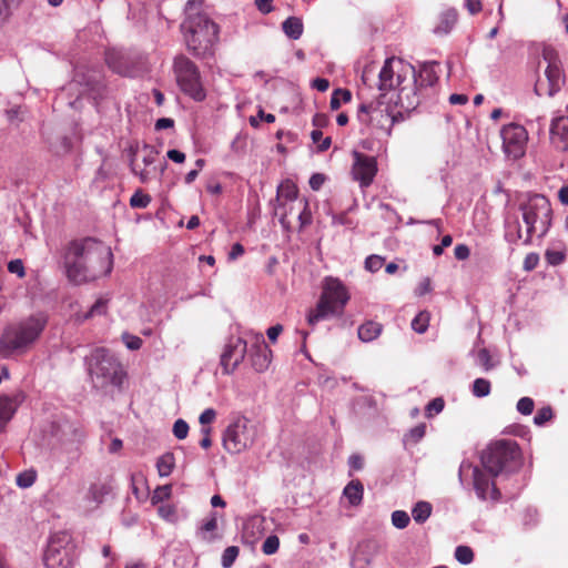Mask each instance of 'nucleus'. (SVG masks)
I'll return each mask as SVG.
<instances>
[{
    "label": "nucleus",
    "instance_id": "nucleus-50",
    "mask_svg": "<svg viewBox=\"0 0 568 568\" xmlns=\"http://www.w3.org/2000/svg\"><path fill=\"white\" fill-rule=\"evenodd\" d=\"M122 341L125 344V346L131 351L140 349L143 343L139 336L129 333L122 334Z\"/></svg>",
    "mask_w": 568,
    "mask_h": 568
},
{
    "label": "nucleus",
    "instance_id": "nucleus-19",
    "mask_svg": "<svg viewBox=\"0 0 568 568\" xmlns=\"http://www.w3.org/2000/svg\"><path fill=\"white\" fill-rule=\"evenodd\" d=\"M105 61L109 68L120 75L132 78L138 73L135 59L125 51L109 50L105 54Z\"/></svg>",
    "mask_w": 568,
    "mask_h": 568
},
{
    "label": "nucleus",
    "instance_id": "nucleus-17",
    "mask_svg": "<svg viewBox=\"0 0 568 568\" xmlns=\"http://www.w3.org/2000/svg\"><path fill=\"white\" fill-rule=\"evenodd\" d=\"M352 175L362 189L368 187L377 173V161L374 156L353 151Z\"/></svg>",
    "mask_w": 568,
    "mask_h": 568
},
{
    "label": "nucleus",
    "instance_id": "nucleus-43",
    "mask_svg": "<svg viewBox=\"0 0 568 568\" xmlns=\"http://www.w3.org/2000/svg\"><path fill=\"white\" fill-rule=\"evenodd\" d=\"M409 520L410 518L408 514L404 510H395L392 514V524L398 529L406 528L409 524Z\"/></svg>",
    "mask_w": 568,
    "mask_h": 568
},
{
    "label": "nucleus",
    "instance_id": "nucleus-60",
    "mask_svg": "<svg viewBox=\"0 0 568 568\" xmlns=\"http://www.w3.org/2000/svg\"><path fill=\"white\" fill-rule=\"evenodd\" d=\"M454 254L458 261H465L469 257L470 250L466 244H458L455 246Z\"/></svg>",
    "mask_w": 568,
    "mask_h": 568
},
{
    "label": "nucleus",
    "instance_id": "nucleus-22",
    "mask_svg": "<svg viewBox=\"0 0 568 568\" xmlns=\"http://www.w3.org/2000/svg\"><path fill=\"white\" fill-rule=\"evenodd\" d=\"M458 19L457 11L455 9H447L439 16V21L434 29L437 34H447L455 27Z\"/></svg>",
    "mask_w": 568,
    "mask_h": 568
},
{
    "label": "nucleus",
    "instance_id": "nucleus-26",
    "mask_svg": "<svg viewBox=\"0 0 568 568\" xmlns=\"http://www.w3.org/2000/svg\"><path fill=\"white\" fill-rule=\"evenodd\" d=\"M284 33L293 40H297L303 34V22L297 17H288L282 23Z\"/></svg>",
    "mask_w": 568,
    "mask_h": 568
},
{
    "label": "nucleus",
    "instance_id": "nucleus-51",
    "mask_svg": "<svg viewBox=\"0 0 568 568\" xmlns=\"http://www.w3.org/2000/svg\"><path fill=\"white\" fill-rule=\"evenodd\" d=\"M260 120H263L267 123H273L275 121V115L272 113H265L262 109L258 110L257 116L250 118V124L253 128H257L260 124Z\"/></svg>",
    "mask_w": 568,
    "mask_h": 568
},
{
    "label": "nucleus",
    "instance_id": "nucleus-18",
    "mask_svg": "<svg viewBox=\"0 0 568 568\" xmlns=\"http://www.w3.org/2000/svg\"><path fill=\"white\" fill-rule=\"evenodd\" d=\"M250 349L248 356L253 368L256 372H264L268 368L271 363L272 351L267 346L264 335L262 333L250 332Z\"/></svg>",
    "mask_w": 568,
    "mask_h": 568
},
{
    "label": "nucleus",
    "instance_id": "nucleus-59",
    "mask_svg": "<svg viewBox=\"0 0 568 568\" xmlns=\"http://www.w3.org/2000/svg\"><path fill=\"white\" fill-rule=\"evenodd\" d=\"M217 527V519L215 513H212L209 518H206L201 525V531L210 532L215 530Z\"/></svg>",
    "mask_w": 568,
    "mask_h": 568
},
{
    "label": "nucleus",
    "instance_id": "nucleus-41",
    "mask_svg": "<svg viewBox=\"0 0 568 568\" xmlns=\"http://www.w3.org/2000/svg\"><path fill=\"white\" fill-rule=\"evenodd\" d=\"M554 417L552 409L550 406L541 407L537 410L534 416V424L536 426H544L547 422H549Z\"/></svg>",
    "mask_w": 568,
    "mask_h": 568
},
{
    "label": "nucleus",
    "instance_id": "nucleus-10",
    "mask_svg": "<svg viewBox=\"0 0 568 568\" xmlns=\"http://www.w3.org/2000/svg\"><path fill=\"white\" fill-rule=\"evenodd\" d=\"M542 60L547 63L545 69L546 82L538 80L535 84V92L537 95L554 97L558 93L565 84V73L562 70V62L556 49L550 45H545L541 52Z\"/></svg>",
    "mask_w": 568,
    "mask_h": 568
},
{
    "label": "nucleus",
    "instance_id": "nucleus-54",
    "mask_svg": "<svg viewBox=\"0 0 568 568\" xmlns=\"http://www.w3.org/2000/svg\"><path fill=\"white\" fill-rule=\"evenodd\" d=\"M539 263V255L537 253H529L526 255L523 264V268L530 272L537 267Z\"/></svg>",
    "mask_w": 568,
    "mask_h": 568
},
{
    "label": "nucleus",
    "instance_id": "nucleus-36",
    "mask_svg": "<svg viewBox=\"0 0 568 568\" xmlns=\"http://www.w3.org/2000/svg\"><path fill=\"white\" fill-rule=\"evenodd\" d=\"M455 558L462 565H469L474 560V552L468 546H457L455 549Z\"/></svg>",
    "mask_w": 568,
    "mask_h": 568
},
{
    "label": "nucleus",
    "instance_id": "nucleus-32",
    "mask_svg": "<svg viewBox=\"0 0 568 568\" xmlns=\"http://www.w3.org/2000/svg\"><path fill=\"white\" fill-rule=\"evenodd\" d=\"M490 382L486 378H476L471 385V394L475 397L481 398L490 394Z\"/></svg>",
    "mask_w": 568,
    "mask_h": 568
},
{
    "label": "nucleus",
    "instance_id": "nucleus-27",
    "mask_svg": "<svg viewBox=\"0 0 568 568\" xmlns=\"http://www.w3.org/2000/svg\"><path fill=\"white\" fill-rule=\"evenodd\" d=\"M551 135L560 138L565 142V146L568 143V118L559 116L552 120L550 125Z\"/></svg>",
    "mask_w": 568,
    "mask_h": 568
},
{
    "label": "nucleus",
    "instance_id": "nucleus-9",
    "mask_svg": "<svg viewBox=\"0 0 568 568\" xmlns=\"http://www.w3.org/2000/svg\"><path fill=\"white\" fill-rule=\"evenodd\" d=\"M173 72L180 90L196 102L205 100L206 92L202 84L197 65L185 55H178L173 61Z\"/></svg>",
    "mask_w": 568,
    "mask_h": 568
},
{
    "label": "nucleus",
    "instance_id": "nucleus-40",
    "mask_svg": "<svg viewBox=\"0 0 568 568\" xmlns=\"http://www.w3.org/2000/svg\"><path fill=\"white\" fill-rule=\"evenodd\" d=\"M37 479V474L34 470H27L23 473H20L17 476V485L21 488H29L31 487Z\"/></svg>",
    "mask_w": 568,
    "mask_h": 568
},
{
    "label": "nucleus",
    "instance_id": "nucleus-55",
    "mask_svg": "<svg viewBox=\"0 0 568 568\" xmlns=\"http://www.w3.org/2000/svg\"><path fill=\"white\" fill-rule=\"evenodd\" d=\"M12 9L14 7L9 3V0H0V23L6 22L10 18Z\"/></svg>",
    "mask_w": 568,
    "mask_h": 568
},
{
    "label": "nucleus",
    "instance_id": "nucleus-56",
    "mask_svg": "<svg viewBox=\"0 0 568 568\" xmlns=\"http://www.w3.org/2000/svg\"><path fill=\"white\" fill-rule=\"evenodd\" d=\"M8 271L12 274H17L19 277L26 275L24 266L21 260H12L8 264Z\"/></svg>",
    "mask_w": 568,
    "mask_h": 568
},
{
    "label": "nucleus",
    "instance_id": "nucleus-63",
    "mask_svg": "<svg viewBox=\"0 0 568 568\" xmlns=\"http://www.w3.org/2000/svg\"><path fill=\"white\" fill-rule=\"evenodd\" d=\"M348 465L354 470H361L364 465V459L361 455L354 454L348 458Z\"/></svg>",
    "mask_w": 568,
    "mask_h": 568
},
{
    "label": "nucleus",
    "instance_id": "nucleus-29",
    "mask_svg": "<svg viewBox=\"0 0 568 568\" xmlns=\"http://www.w3.org/2000/svg\"><path fill=\"white\" fill-rule=\"evenodd\" d=\"M277 196L285 199L288 202H294L297 200L298 189L292 181L286 180L277 187Z\"/></svg>",
    "mask_w": 568,
    "mask_h": 568
},
{
    "label": "nucleus",
    "instance_id": "nucleus-57",
    "mask_svg": "<svg viewBox=\"0 0 568 568\" xmlns=\"http://www.w3.org/2000/svg\"><path fill=\"white\" fill-rule=\"evenodd\" d=\"M453 243L452 235L447 234L442 237L440 244L433 246V253L435 256H439L443 254L444 248L450 246Z\"/></svg>",
    "mask_w": 568,
    "mask_h": 568
},
{
    "label": "nucleus",
    "instance_id": "nucleus-39",
    "mask_svg": "<svg viewBox=\"0 0 568 568\" xmlns=\"http://www.w3.org/2000/svg\"><path fill=\"white\" fill-rule=\"evenodd\" d=\"M172 493L171 485L159 486L151 496L152 505H156L165 499H169Z\"/></svg>",
    "mask_w": 568,
    "mask_h": 568
},
{
    "label": "nucleus",
    "instance_id": "nucleus-42",
    "mask_svg": "<svg viewBox=\"0 0 568 568\" xmlns=\"http://www.w3.org/2000/svg\"><path fill=\"white\" fill-rule=\"evenodd\" d=\"M445 407V402L442 397H436L432 399L425 408V414L427 417H433L443 412Z\"/></svg>",
    "mask_w": 568,
    "mask_h": 568
},
{
    "label": "nucleus",
    "instance_id": "nucleus-46",
    "mask_svg": "<svg viewBox=\"0 0 568 568\" xmlns=\"http://www.w3.org/2000/svg\"><path fill=\"white\" fill-rule=\"evenodd\" d=\"M385 260L379 255H371L365 260V268L372 273L379 271L384 265Z\"/></svg>",
    "mask_w": 568,
    "mask_h": 568
},
{
    "label": "nucleus",
    "instance_id": "nucleus-34",
    "mask_svg": "<svg viewBox=\"0 0 568 568\" xmlns=\"http://www.w3.org/2000/svg\"><path fill=\"white\" fill-rule=\"evenodd\" d=\"M429 325V314L427 312L418 313L412 321V328L418 333L423 334L427 331Z\"/></svg>",
    "mask_w": 568,
    "mask_h": 568
},
{
    "label": "nucleus",
    "instance_id": "nucleus-6",
    "mask_svg": "<svg viewBox=\"0 0 568 568\" xmlns=\"http://www.w3.org/2000/svg\"><path fill=\"white\" fill-rule=\"evenodd\" d=\"M185 41L189 51L195 57H204L219 40V26L204 13L190 16L185 22Z\"/></svg>",
    "mask_w": 568,
    "mask_h": 568
},
{
    "label": "nucleus",
    "instance_id": "nucleus-2",
    "mask_svg": "<svg viewBox=\"0 0 568 568\" xmlns=\"http://www.w3.org/2000/svg\"><path fill=\"white\" fill-rule=\"evenodd\" d=\"M519 210L523 214V221L526 225V236L524 244L530 245L534 235L541 239L551 227L552 209L550 201L542 194H531L525 203H521ZM505 239L509 243H516L523 239V233L518 222L506 225Z\"/></svg>",
    "mask_w": 568,
    "mask_h": 568
},
{
    "label": "nucleus",
    "instance_id": "nucleus-38",
    "mask_svg": "<svg viewBox=\"0 0 568 568\" xmlns=\"http://www.w3.org/2000/svg\"><path fill=\"white\" fill-rule=\"evenodd\" d=\"M302 204V211L298 213V223H300V230H303L305 226L310 225L312 223V212L308 205V202L306 199H303L301 202Z\"/></svg>",
    "mask_w": 568,
    "mask_h": 568
},
{
    "label": "nucleus",
    "instance_id": "nucleus-11",
    "mask_svg": "<svg viewBox=\"0 0 568 568\" xmlns=\"http://www.w3.org/2000/svg\"><path fill=\"white\" fill-rule=\"evenodd\" d=\"M47 568H73L75 554L73 545L69 544L67 534H55L50 538L43 556Z\"/></svg>",
    "mask_w": 568,
    "mask_h": 568
},
{
    "label": "nucleus",
    "instance_id": "nucleus-4",
    "mask_svg": "<svg viewBox=\"0 0 568 568\" xmlns=\"http://www.w3.org/2000/svg\"><path fill=\"white\" fill-rule=\"evenodd\" d=\"M47 323L43 313H36L7 325L0 336V356L24 354L39 339Z\"/></svg>",
    "mask_w": 568,
    "mask_h": 568
},
{
    "label": "nucleus",
    "instance_id": "nucleus-16",
    "mask_svg": "<svg viewBox=\"0 0 568 568\" xmlns=\"http://www.w3.org/2000/svg\"><path fill=\"white\" fill-rule=\"evenodd\" d=\"M247 339L239 336L229 338L221 354V366L224 374L233 373L243 362L247 353Z\"/></svg>",
    "mask_w": 568,
    "mask_h": 568
},
{
    "label": "nucleus",
    "instance_id": "nucleus-12",
    "mask_svg": "<svg viewBox=\"0 0 568 568\" xmlns=\"http://www.w3.org/2000/svg\"><path fill=\"white\" fill-rule=\"evenodd\" d=\"M357 119L362 124L372 128L373 134L377 138L390 135L394 118L387 106L362 103L358 108Z\"/></svg>",
    "mask_w": 568,
    "mask_h": 568
},
{
    "label": "nucleus",
    "instance_id": "nucleus-49",
    "mask_svg": "<svg viewBox=\"0 0 568 568\" xmlns=\"http://www.w3.org/2000/svg\"><path fill=\"white\" fill-rule=\"evenodd\" d=\"M545 258L548 264L557 266L564 262L565 253L556 250H547L545 253Z\"/></svg>",
    "mask_w": 568,
    "mask_h": 568
},
{
    "label": "nucleus",
    "instance_id": "nucleus-44",
    "mask_svg": "<svg viewBox=\"0 0 568 568\" xmlns=\"http://www.w3.org/2000/svg\"><path fill=\"white\" fill-rule=\"evenodd\" d=\"M280 539L276 535H270L262 545V551L265 555H273L278 550Z\"/></svg>",
    "mask_w": 568,
    "mask_h": 568
},
{
    "label": "nucleus",
    "instance_id": "nucleus-1",
    "mask_svg": "<svg viewBox=\"0 0 568 568\" xmlns=\"http://www.w3.org/2000/svg\"><path fill=\"white\" fill-rule=\"evenodd\" d=\"M65 273L73 284H83L109 275L113 254L103 242L87 237L72 241L64 254Z\"/></svg>",
    "mask_w": 568,
    "mask_h": 568
},
{
    "label": "nucleus",
    "instance_id": "nucleus-61",
    "mask_svg": "<svg viewBox=\"0 0 568 568\" xmlns=\"http://www.w3.org/2000/svg\"><path fill=\"white\" fill-rule=\"evenodd\" d=\"M324 182L325 175L322 173L312 174L308 181L311 189L314 191H318L323 186Z\"/></svg>",
    "mask_w": 568,
    "mask_h": 568
},
{
    "label": "nucleus",
    "instance_id": "nucleus-33",
    "mask_svg": "<svg viewBox=\"0 0 568 568\" xmlns=\"http://www.w3.org/2000/svg\"><path fill=\"white\" fill-rule=\"evenodd\" d=\"M352 99V94L346 89H336L332 93L329 105L332 110H338L342 102H348Z\"/></svg>",
    "mask_w": 568,
    "mask_h": 568
},
{
    "label": "nucleus",
    "instance_id": "nucleus-23",
    "mask_svg": "<svg viewBox=\"0 0 568 568\" xmlns=\"http://www.w3.org/2000/svg\"><path fill=\"white\" fill-rule=\"evenodd\" d=\"M382 331V324L374 321H367L358 327L357 334L362 342L369 343L376 339L381 335Z\"/></svg>",
    "mask_w": 568,
    "mask_h": 568
},
{
    "label": "nucleus",
    "instance_id": "nucleus-15",
    "mask_svg": "<svg viewBox=\"0 0 568 568\" xmlns=\"http://www.w3.org/2000/svg\"><path fill=\"white\" fill-rule=\"evenodd\" d=\"M503 148L506 155L517 160L525 153L528 133L526 129L516 123H509L501 129Z\"/></svg>",
    "mask_w": 568,
    "mask_h": 568
},
{
    "label": "nucleus",
    "instance_id": "nucleus-47",
    "mask_svg": "<svg viewBox=\"0 0 568 568\" xmlns=\"http://www.w3.org/2000/svg\"><path fill=\"white\" fill-rule=\"evenodd\" d=\"M106 304L108 301L104 298L97 300V302L91 306L90 311L85 315V318L105 314L108 308Z\"/></svg>",
    "mask_w": 568,
    "mask_h": 568
},
{
    "label": "nucleus",
    "instance_id": "nucleus-3",
    "mask_svg": "<svg viewBox=\"0 0 568 568\" xmlns=\"http://www.w3.org/2000/svg\"><path fill=\"white\" fill-rule=\"evenodd\" d=\"M415 68L400 59H386L378 72V90L387 92L397 89L396 104L405 112L419 105L416 85H414Z\"/></svg>",
    "mask_w": 568,
    "mask_h": 568
},
{
    "label": "nucleus",
    "instance_id": "nucleus-14",
    "mask_svg": "<svg viewBox=\"0 0 568 568\" xmlns=\"http://www.w3.org/2000/svg\"><path fill=\"white\" fill-rule=\"evenodd\" d=\"M471 470L473 485L477 497L481 500H499L500 491L497 489L489 474L483 471L478 466H473L469 462H463L459 466V478L465 471Z\"/></svg>",
    "mask_w": 568,
    "mask_h": 568
},
{
    "label": "nucleus",
    "instance_id": "nucleus-21",
    "mask_svg": "<svg viewBox=\"0 0 568 568\" xmlns=\"http://www.w3.org/2000/svg\"><path fill=\"white\" fill-rule=\"evenodd\" d=\"M26 395L22 390H16L10 395L0 396V422L8 423L23 403Z\"/></svg>",
    "mask_w": 568,
    "mask_h": 568
},
{
    "label": "nucleus",
    "instance_id": "nucleus-45",
    "mask_svg": "<svg viewBox=\"0 0 568 568\" xmlns=\"http://www.w3.org/2000/svg\"><path fill=\"white\" fill-rule=\"evenodd\" d=\"M535 403L530 397H521L516 405L518 413L527 416L534 412Z\"/></svg>",
    "mask_w": 568,
    "mask_h": 568
},
{
    "label": "nucleus",
    "instance_id": "nucleus-8",
    "mask_svg": "<svg viewBox=\"0 0 568 568\" xmlns=\"http://www.w3.org/2000/svg\"><path fill=\"white\" fill-rule=\"evenodd\" d=\"M349 300V294L343 283L337 278L328 277L314 310L307 315V323L312 326L331 316L339 315Z\"/></svg>",
    "mask_w": 568,
    "mask_h": 568
},
{
    "label": "nucleus",
    "instance_id": "nucleus-48",
    "mask_svg": "<svg viewBox=\"0 0 568 568\" xmlns=\"http://www.w3.org/2000/svg\"><path fill=\"white\" fill-rule=\"evenodd\" d=\"M189 424L184 420V419H178L175 420L174 425H173V435L178 438V439H184L186 438L187 434H189Z\"/></svg>",
    "mask_w": 568,
    "mask_h": 568
},
{
    "label": "nucleus",
    "instance_id": "nucleus-58",
    "mask_svg": "<svg viewBox=\"0 0 568 568\" xmlns=\"http://www.w3.org/2000/svg\"><path fill=\"white\" fill-rule=\"evenodd\" d=\"M215 417L216 412L213 408H206L201 413L199 422L201 425H203V427H205V425L211 424L215 419Z\"/></svg>",
    "mask_w": 568,
    "mask_h": 568
},
{
    "label": "nucleus",
    "instance_id": "nucleus-28",
    "mask_svg": "<svg viewBox=\"0 0 568 568\" xmlns=\"http://www.w3.org/2000/svg\"><path fill=\"white\" fill-rule=\"evenodd\" d=\"M471 354L475 357V365L481 367L483 371L488 372L496 366V363L493 361L487 348L483 347L477 351H473Z\"/></svg>",
    "mask_w": 568,
    "mask_h": 568
},
{
    "label": "nucleus",
    "instance_id": "nucleus-24",
    "mask_svg": "<svg viewBox=\"0 0 568 568\" xmlns=\"http://www.w3.org/2000/svg\"><path fill=\"white\" fill-rule=\"evenodd\" d=\"M363 493L364 487L359 480H352L343 490V495L352 506H358L362 503Z\"/></svg>",
    "mask_w": 568,
    "mask_h": 568
},
{
    "label": "nucleus",
    "instance_id": "nucleus-7",
    "mask_svg": "<svg viewBox=\"0 0 568 568\" xmlns=\"http://www.w3.org/2000/svg\"><path fill=\"white\" fill-rule=\"evenodd\" d=\"M520 452L516 442L497 440L489 444L480 455L484 469L494 477L509 473L519 466Z\"/></svg>",
    "mask_w": 568,
    "mask_h": 568
},
{
    "label": "nucleus",
    "instance_id": "nucleus-62",
    "mask_svg": "<svg viewBox=\"0 0 568 568\" xmlns=\"http://www.w3.org/2000/svg\"><path fill=\"white\" fill-rule=\"evenodd\" d=\"M465 7L470 14H477L481 11V0H465Z\"/></svg>",
    "mask_w": 568,
    "mask_h": 568
},
{
    "label": "nucleus",
    "instance_id": "nucleus-5",
    "mask_svg": "<svg viewBox=\"0 0 568 568\" xmlns=\"http://www.w3.org/2000/svg\"><path fill=\"white\" fill-rule=\"evenodd\" d=\"M94 388L104 390L109 386L120 387L124 372L119 359L106 348L97 347L84 359Z\"/></svg>",
    "mask_w": 568,
    "mask_h": 568
},
{
    "label": "nucleus",
    "instance_id": "nucleus-52",
    "mask_svg": "<svg viewBox=\"0 0 568 568\" xmlns=\"http://www.w3.org/2000/svg\"><path fill=\"white\" fill-rule=\"evenodd\" d=\"M158 513L160 515L161 518L168 520V521H173L175 520L176 518V511H175V508L172 506V505H161L159 508H158Z\"/></svg>",
    "mask_w": 568,
    "mask_h": 568
},
{
    "label": "nucleus",
    "instance_id": "nucleus-25",
    "mask_svg": "<svg viewBox=\"0 0 568 568\" xmlns=\"http://www.w3.org/2000/svg\"><path fill=\"white\" fill-rule=\"evenodd\" d=\"M110 493V489L104 484H92L85 495V499L93 504V507H98L104 501L105 496Z\"/></svg>",
    "mask_w": 568,
    "mask_h": 568
},
{
    "label": "nucleus",
    "instance_id": "nucleus-37",
    "mask_svg": "<svg viewBox=\"0 0 568 568\" xmlns=\"http://www.w3.org/2000/svg\"><path fill=\"white\" fill-rule=\"evenodd\" d=\"M240 549L236 546H230L224 549L221 558V565L223 568H230L239 556Z\"/></svg>",
    "mask_w": 568,
    "mask_h": 568
},
{
    "label": "nucleus",
    "instance_id": "nucleus-53",
    "mask_svg": "<svg viewBox=\"0 0 568 568\" xmlns=\"http://www.w3.org/2000/svg\"><path fill=\"white\" fill-rule=\"evenodd\" d=\"M425 434L426 425L418 424L408 432L407 437L412 439L414 443H417L425 436Z\"/></svg>",
    "mask_w": 568,
    "mask_h": 568
},
{
    "label": "nucleus",
    "instance_id": "nucleus-20",
    "mask_svg": "<svg viewBox=\"0 0 568 568\" xmlns=\"http://www.w3.org/2000/svg\"><path fill=\"white\" fill-rule=\"evenodd\" d=\"M436 67V62H425L420 65L418 72L415 70L413 80L414 85H416L419 102L426 97V91L434 87L439 79Z\"/></svg>",
    "mask_w": 568,
    "mask_h": 568
},
{
    "label": "nucleus",
    "instance_id": "nucleus-35",
    "mask_svg": "<svg viewBox=\"0 0 568 568\" xmlns=\"http://www.w3.org/2000/svg\"><path fill=\"white\" fill-rule=\"evenodd\" d=\"M151 196L142 190H136L130 199V205L133 209H145L151 203Z\"/></svg>",
    "mask_w": 568,
    "mask_h": 568
},
{
    "label": "nucleus",
    "instance_id": "nucleus-64",
    "mask_svg": "<svg viewBox=\"0 0 568 568\" xmlns=\"http://www.w3.org/2000/svg\"><path fill=\"white\" fill-rule=\"evenodd\" d=\"M166 156L175 163H183L185 161V154L176 149L169 150Z\"/></svg>",
    "mask_w": 568,
    "mask_h": 568
},
{
    "label": "nucleus",
    "instance_id": "nucleus-30",
    "mask_svg": "<svg viewBox=\"0 0 568 568\" xmlns=\"http://www.w3.org/2000/svg\"><path fill=\"white\" fill-rule=\"evenodd\" d=\"M432 514V505L427 501H418L413 510L412 516L418 524L425 523Z\"/></svg>",
    "mask_w": 568,
    "mask_h": 568
},
{
    "label": "nucleus",
    "instance_id": "nucleus-13",
    "mask_svg": "<svg viewBox=\"0 0 568 568\" xmlns=\"http://www.w3.org/2000/svg\"><path fill=\"white\" fill-rule=\"evenodd\" d=\"M253 440L248 419L243 416L234 418L223 434V446L230 454L242 453L253 444Z\"/></svg>",
    "mask_w": 568,
    "mask_h": 568
},
{
    "label": "nucleus",
    "instance_id": "nucleus-31",
    "mask_svg": "<svg viewBox=\"0 0 568 568\" xmlns=\"http://www.w3.org/2000/svg\"><path fill=\"white\" fill-rule=\"evenodd\" d=\"M174 467V456L171 453L164 454L159 457L156 468L160 477H168L171 475Z\"/></svg>",
    "mask_w": 568,
    "mask_h": 568
}]
</instances>
